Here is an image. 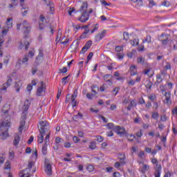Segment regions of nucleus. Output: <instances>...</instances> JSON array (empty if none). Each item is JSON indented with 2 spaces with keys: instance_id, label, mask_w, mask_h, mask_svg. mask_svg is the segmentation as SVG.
Wrapping results in <instances>:
<instances>
[{
  "instance_id": "f257e3e1",
  "label": "nucleus",
  "mask_w": 177,
  "mask_h": 177,
  "mask_svg": "<svg viewBox=\"0 0 177 177\" xmlns=\"http://www.w3.org/2000/svg\"><path fill=\"white\" fill-rule=\"evenodd\" d=\"M158 41L161 42L162 48L169 47V52L171 53L172 50H177V41H174L171 39V35L167 33H162L158 36Z\"/></svg>"
},
{
  "instance_id": "f03ea898",
  "label": "nucleus",
  "mask_w": 177,
  "mask_h": 177,
  "mask_svg": "<svg viewBox=\"0 0 177 177\" xmlns=\"http://www.w3.org/2000/svg\"><path fill=\"white\" fill-rule=\"evenodd\" d=\"M10 128V122L6 120L0 123V131L2 133L3 139H6L9 136L8 131Z\"/></svg>"
},
{
  "instance_id": "7ed1b4c3",
  "label": "nucleus",
  "mask_w": 177,
  "mask_h": 177,
  "mask_svg": "<svg viewBox=\"0 0 177 177\" xmlns=\"http://www.w3.org/2000/svg\"><path fill=\"white\" fill-rule=\"evenodd\" d=\"M40 129H39V133H43L44 135H49V138H50V126L49 125V122L48 121L44 120L39 122Z\"/></svg>"
},
{
  "instance_id": "20e7f679",
  "label": "nucleus",
  "mask_w": 177,
  "mask_h": 177,
  "mask_svg": "<svg viewBox=\"0 0 177 177\" xmlns=\"http://www.w3.org/2000/svg\"><path fill=\"white\" fill-rule=\"evenodd\" d=\"M46 91V88L45 87V84L43 81H41L39 83L38 88L37 90V96H44L45 95V92Z\"/></svg>"
},
{
  "instance_id": "39448f33",
  "label": "nucleus",
  "mask_w": 177,
  "mask_h": 177,
  "mask_svg": "<svg viewBox=\"0 0 177 177\" xmlns=\"http://www.w3.org/2000/svg\"><path fill=\"white\" fill-rule=\"evenodd\" d=\"M22 26L24 27V34L25 36L28 35L31 31V24L28 23L26 20H24L21 23Z\"/></svg>"
},
{
  "instance_id": "423d86ee",
  "label": "nucleus",
  "mask_w": 177,
  "mask_h": 177,
  "mask_svg": "<svg viewBox=\"0 0 177 177\" xmlns=\"http://www.w3.org/2000/svg\"><path fill=\"white\" fill-rule=\"evenodd\" d=\"M114 132H115L117 135H119V136H124V135H127V130L121 126H115L114 128Z\"/></svg>"
},
{
  "instance_id": "0eeeda50",
  "label": "nucleus",
  "mask_w": 177,
  "mask_h": 177,
  "mask_svg": "<svg viewBox=\"0 0 177 177\" xmlns=\"http://www.w3.org/2000/svg\"><path fill=\"white\" fill-rule=\"evenodd\" d=\"M48 145H49V134H48L47 136H46V138L44 140V145L42 147V153L44 156H46L48 154Z\"/></svg>"
},
{
  "instance_id": "6e6552de",
  "label": "nucleus",
  "mask_w": 177,
  "mask_h": 177,
  "mask_svg": "<svg viewBox=\"0 0 177 177\" xmlns=\"http://www.w3.org/2000/svg\"><path fill=\"white\" fill-rule=\"evenodd\" d=\"M26 115L27 113H26V112H24L21 118L20 126L19 127V132H21V131H23V127H24V125H26V120H27Z\"/></svg>"
},
{
  "instance_id": "1a4fd4ad",
  "label": "nucleus",
  "mask_w": 177,
  "mask_h": 177,
  "mask_svg": "<svg viewBox=\"0 0 177 177\" xmlns=\"http://www.w3.org/2000/svg\"><path fill=\"white\" fill-rule=\"evenodd\" d=\"M79 21L81 23H86L89 20V15L86 12H83L81 16L78 18Z\"/></svg>"
},
{
  "instance_id": "9d476101",
  "label": "nucleus",
  "mask_w": 177,
  "mask_h": 177,
  "mask_svg": "<svg viewBox=\"0 0 177 177\" xmlns=\"http://www.w3.org/2000/svg\"><path fill=\"white\" fill-rule=\"evenodd\" d=\"M162 93L165 97V103L167 104H172V101L171 100V93L163 91Z\"/></svg>"
},
{
  "instance_id": "9b49d317",
  "label": "nucleus",
  "mask_w": 177,
  "mask_h": 177,
  "mask_svg": "<svg viewBox=\"0 0 177 177\" xmlns=\"http://www.w3.org/2000/svg\"><path fill=\"white\" fill-rule=\"evenodd\" d=\"M12 77L10 76H8L7 81L3 84V88H1V91H6L10 85H12Z\"/></svg>"
},
{
  "instance_id": "f8f14e48",
  "label": "nucleus",
  "mask_w": 177,
  "mask_h": 177,
  "mask_svg": "<svg viewBox=\"0 0 177 177\" xmlns=\"http://www.w3.org/2000/svg\"><path fill=\"white\" fill-rule=\"evenodd\" d=\"M106 35V30H102L100 33H98L95 37V42H99L100 41H102L103 38H104Z\"/></svg>"
},
{
  "instance_id": "ddd939ff",
  "label": "nucleus",
  "mask_w": 177,
  "mask_h": 177,
  "mask_svg": "<svg viewBox=\"0 0 177 177\" xmlns=\"http://www.w3.org/2000/svg\"><path fill=\"white\" fill-rule=\"evenodd\" d=\"M92 46V41L89 40L88 41L84 46L82 48V50L80 51L81 55H84L85 52L88 50Z\"/></svg>"
},
{
  "instance_id": "4468645a",
  "label": "nucleus",
  "mask_w": 177,
  "mask_h": 177,
  "mask_svg": "<svg viewBox=\"0 0 177 177\" xmlns=\"http://www.w3.org/2000/svg\"><path fill=\"white\" fill-rule=\"evenodd\" d=\"M30 172H31V170H30V169L26 168L24 171L19 172V176L20 177H29Z\"/></svg>"
},
{
  "instance_id": "2eb2a0df",
  "label": "nucleus",
  "mask_w": 177,
  "mask_h": 177,
  "mask_svg": "<svg viewBox=\"0 0 177 177\" xmlns=\"http://www.w3.org/2000/svg\"><path fill=\"white\" fill-rule=\"evenodd\" d=\"M149 169H150V166H149L148 165H145L144 163H142V167H140V169H139V170L142 174H146V172H147V171H149Z\"/></svg>"
},
{
  "instance_id": "dca6fc26",
  "label": "nucleus",
  "mask_w": 177,
  "mask_h": 177,
  "mask_svg": "<svg viewBox=\"0 0 177 177\" xmlns=\"http://www.w3.org/2000/svg\"><path fill=\"white\" fill-rule=\"evenodd\" d=\"M47 5V6H49L50 12H53L55 10V4H53V2L49 1V0H43Z\"/></svg>"
},
{
  "instance_id": "f3484780",
  "label": "nucleus",
  "mask_w": 177,
  "mask_h": 177,
  "mask_svg": "<svg viewBox=\"0 0 177 177\" xmlns=\"http://www.w3.org/2000/svg\"><path fill=\"white\" fill-rule=\"evenodd\" d=\"M45 172L47 175L50 176L52 175V165L48 163L45 167Z\"/></svg>"
},
{
  "instance_id": "a211bd4d",
  "label": "nucleus",
  "mask_w": 177,
  "mask_h": 177,
  "mask_svg": "<svg viewBox=\"0 0 177 177\" xmlns=\"http://www.w3.org/2000/svg\"><path fill=\"white\" fill-rule=\"evenodd\" d=\"M30 104H31V103L30 102V100H26L24 102V112L27 114V110H28V109L30 108Z\"/></svg>"
},
{
  "instance_id": "6ab92c4d",
  "label": "nucleus",
  "mask_w": 177,
  "mask_h": 177,
  "mask_svg": "<svg viewBox=\"0 0 177 177\" xmlns=\"http://www.w3.org/2000/svg\"><path fill=\"white\" fill-rule=\"evenodd\" d=\"M7 28H12L13 27V19L8 18L6 22Z\"/></svg>"
},
{
  "instance_id": "aec40b11",
  "label": "nucleus",
  "mask_w": 177,
  "mask_h": 177,
  "mask_svg": "<svg viewBox=\"0 0 177 177\" xmlns=\"http://www.w3.org/2000/svg\"><path fill=\"white\" fill-rule=\"evenodd\" d=\"M21 12L22 16H27V14L28 13V7H24V4L23 6H21Z\"/></svg>"
},
{
  "instance_id": "412c9836",
  "label": "nucleus",
  "mask_w": 177,
  "mask_h": 177,
  "mask_svg": "<svg viewBox=\"0 0 177 177\" xmlns=\"http://www.w3.org/2000/svg\"><path fill=\"white\" fill-rule=\"evenodd\" d=\"M88 9V3L87 2H84L81 6V8H80V12H86Z\"/></svg>"
},
{
  "instance_id": "4be33fe9",
  "label": "nucleus",
  "mask_w": 177,
  "mask_h": 177,
  "mask_svg": "<svg viewBox=\"0 0 177 177\" xmlns=\"http://www.w3.org/2000/svg\"><path fill=\"white\" fill-rule=\"evenodd\" d=\"M136 73H138V71L136 70V66L132 65L130 67V75H136Z\"/></svg>"
},
{
  "instance_id": "5701e85b",
  "label": "nucleus",
  "mask_w": 177,
  "mask_h": 177,
  "mask_svg": "<svg viewBox=\"0 0 177 177\" xmlns=\"http://www.w3.org/2000/svg\"><path fill=\"white\" fill-rule=\"evenodd\" d=\"M20 142V136H19V134H15L13 141L14 146H17Z\"/></svg>"
},
{
  "instance_id": "b1692460",
  "label": "nucleus",
  "mask_w": 177,
  "mask_h": 177,
  "mask_svg": "<svg viewBox=\"0 0 177 177\" xmlns=\"http://www.w3.org/2000/svg\"><path fill=\"white\" fill-rule=\"evenodd\" d=\"M23 85V83L21 82V81H18L15 83V90L16 92H19V91H20V88H21V86Z\"/></svg>"
},
{
  "instance_id": "393cba45",
  "label": "nucleus",
  "mask_w": 177,
  "mask_h": 177,
  "mask_svg": "<svg viewBox=\"0 0 177 177\" xmlns=\"http://www.w3.org/2000/svg\"><path fill=\"white\" fill-rule=\"evenodd\" d=\"M82 117H84V115H82V113H78L77 115H75L73 117V120L77 122V120H80V118H82Z\"/></svg>"
},
{
  "instance_id": "a878e982",
  "label": "nucleus",
  "mask_w": 177,
  "mask_h": 177,
  "mask_svg": "<svg viewBox=\"0 0 177 177\" xmlns=\"http://www.w3.org/2000/svg\"><path fill=\"white\" fill-rule=\"evenodd\" d=\"M130 44L132 46H138V45H139V39H134L131 40Z\"/></svg>"
},
{
  "instance_id": "bb28decb",
  "label": "nucleus",
  "mask_w": 177,
  "mask_h": 177,
  "mask_svg": "<svg viewBox=\"0 0 177 177\" xmlns=\"http://www.w3.org/2000/svg\"><path fill=\"white\" fill-rule=\"evenodd\" d=\"M151 44V37L150 35H147L146 38L142 41V44Z\"/></svg>"
},
{
  "instance_id": "cd10ccee",
  "label": "nucleus",
  "mask_w": 177,
  "mask_h": 177,
  "mask_svg": "<svg viewBox=\"0 0 177 177\" xmlns=\"http://www.w3.org/2000/svg\"><path fill=\"white\" fill-rule=\"evenodd\" d=\"M146 82L147 84L145 85V87L147 88V89H151V86H153V82H151V81L150 80H147Z\"/></svg>"
},
{
  "instance_id": "c85d7f7f",
  "label": "nucleus",
  "mask_w": 177,
  "mask_h": 177,
  "mask_svg": "<svg viewBox=\"0 0 177 177\" xmlns=\"http://www.w3.org/2000/svg\"><path fill=\"white\" fill-rule=\"evenodd\" d=\"M44 136H45V134L41 133L38 136V143H44Z\"/></svg>"
},
{
  "instance_id": "c756f323",
  "label": "nucleus",
  "mask_w": 177,
  "mask_h": 177,
  "mask_svg": "<svg viewBox=\"0 0 177 177\" xmlns=\"http://www.w3.org/2000/svg\"><path fill=\"white\" fill-rule=\"evenodd\" d=\"M151 118H153V120H158L160 118V115L158 112H153L151 115Z\"/></svg>"
},
{
  "instance_id": "7c9ffc66",
  "label": "nucleus",
  "mask_w": 177,
  "mask_h": 177,
  "mask_svg": "<svg viewBox=\"0 0 177 177\" xmlns=\"http://www.w3.org/2000/svg\"><path fill=\"white\" fill-rule=\"evenodd\" d=\"M97 89V91H99V87H97V86L93 84L91 86V89H92V92L94 93V95H97V93L96 92L95 89Z\"/></svg>"
},
{
  "instance_id": "2f4dec72",
  "label": "nucleus",
  "mask_w": 177,
  "mask_h": 177,
  "mask_svg": "<svg viewBox=\"0 0 177 177\" xmlns=\"http://www.w3.org/2000/svg\"><path fill=\"white\" fill-rule=\"evenodd\" d=\"M156 82L158 84H161V82H162V77H161V75H156Z\"/></svg>"
},
{
  "instance_id": "473e14b6",
  "label": "nucleus",
  "mask_w": 177,
  "mask_h": 177,
  "mask_svg": "<svg viewBox=\"0 0 177 177\" xmlns=\"http://www.w3.org/2000/svg\"><path fill=\"white\" fill-rule=\"evenodd\" d=\"M93 30H91V34H93L95 31H97L99 30V24H96L95 25H93Z\"/></svg>"
},
{
  "instance_id": "72a5a7b5",
  "label": "nucleus",
  "mask_w": 177,
  "mask_h": 177,
  "mask_svg": "<svg viewBox=\"0 0 177 177\" xmlns=\"http://www.w3.org/2000/svg\"><path fill=\"white\" fill-rule=\"evenodd\" d=\"M137 63L140 64H145V58H143V57H139L137 59Z\"/></svg>"
},
{
  "instance_id": "f704fd0d",
  "label": "nucleus",
  "mask_w": 177,
  "mask_h": 177,
  "mask_svg": "<svg viewBox=\"0 0 177 177\" xmlns=\"http://www.w3.org/2000/svg\"><path fill=\"white\" fill-rule=\"evenodd\" d=\"M120 156H122V158H119V160H120V163L122 164V165H124L125 164V154H120Z\"/></svg>"
},
{
  "instance_id": "c9c22d12",
  "label": "nucleus",
  "mask_w": 177,
  "mask_h": 177,
  "mask_svg": "<svg viewBox=\"0 0 177 177\" xmlns=\"http://www.w3.org/2000/svg\"><path fill=\"white\" fill-rule=\"evenodd\" d=\"M21 62L23 64H27V62H28V55L27 54L25 55Z\"/></svg>"
},
{
  "instance_id": "e433bc0d",
  "label": "nucleus",
  "mask_w": 177,
  "mask_h": 177,
  "mask_svg": "<svg viewBox=\"0 0 177 177\" xmlns=\"http://www.w3.org/2000/svg\"><path fill=\"white\" fill-rule=\"evenodd\" d=\"M76 98L71 97V100L72 103L73 107H77V101L75 100Z\"/></svg>"
},
{
  "instance_id": "4c0bfd02",
  "label": "nucleus",
  "mask_w": 177,
  "mask_h": 177,
  "mask_svg": "<svg viewBox=\"0 0 177 177\" xmlns=\"http://www.w3.org/2000/svg\"><path fill=\"white\" fill-rule=\"evenodd\" d=\"M107 128L109 129H113L114 131V128H115V126H114V124L110 122L106 124Z\"/></svg>"
},
{
  "instance_id": "58836bf2",
  "label": "nucleus",
  "mask_w": 177,
  "mask_h": 177,
  "mask_svg": "<svg viewBox=\"0 0 177 177\" xmlns=\"http://www.w3.org/2000/svg\"><path fill=\"white\" fill-rule=\"evenodd\" d=\"M110 78H113V75H110V74H106L105 75H104V81L106 82L108 80H110Z\"/></svg>"
},
{
  "instance_id": "ea45409f",
  "label": "nucleus",
  "mask_w": 177,
  "mask_h": 177,
  "mask_svg": "<svg viewBox=\"0 0 177 177\" xmlns=\"http://www.w3.org/2000/svg\"><path fill=\"white\" fill-rule=\"evenodd\" d=\"M93 57V53H90L87 57V61L86 62V64H88L89 63V60Z\"/></svg>"
},
{
  "instance_id": "a19ab883",
  "label": "nucleus",
  "mask_w": 177,
  "mask_h": 177,
  "mask_svg": "<svg viewBox=\"0 0 177 177\" xmlns=\"http://www.w3.org/2000/svg\"><path fill=\"white\" fill-rule=\"evenodd\" d=\"M167 120H168V118H167V115H160V121H162V122H165Z\"/></svg>"
},
{
  "instance_id": "79ce46f5",
  "label": "nucleus",
  "mask_w": 177,
  "mask_h": 177,
  "mask_svg": "<svg viewBox=\"0 0 177 177\" xmlns=\"http://www.w3.org/2000/svg\"><path fill=\"white\" fill-rule=\"evenodd\" d=\"M114 77H117L116 80H124V77H120V73H118V72L114 73Z\"/></svg>"
},
{
  "instance_id": "37998d69",
  "label": "nucleus",
  "mask_w": 177,
  "mask_h": 177,
  "mask_svg": "<svg viewBox=\"0 0 177 177\" xmlns=\"http://www.w3.org/2000/svg\"><path fill=\"white\" fill-rule=\"evenodd\" d=\"M123 39H125V41H128V38L129 37V33L128 32H123Z\"/></svg>"
},
{
  "instance_id": "c03bdc74",
  "label": "nucleus",
  "mask_w": 177,
  "mask_h": 177,
  "mask_svg": "<svg viewBox=\"0 0 177 177\" xmlns=\"http://www.w3.org/2000/svg\"><path fill=\"white\" fill-rule=\"evenodd\" d=\"M74 12H75V8H71L68 10V15H69V16H73V13H74Z\"/></svg>"
},
{
  "instance_id": "a18cd8bd",
  "label": "nucleus",
  "mask_w": 177,
  "mask_h": 177,
  "mask_svg": "<svg viewBox=\"0 0 177 177\" xmlns=\"http://www.w3.org/2000/svg\"><path fill=\"white\" fill-rule=\"evenodd\" d=\"M135 136L131 134L130 136H129L128 137V140L129 142H133V140H135Z\"/></svg>"
},
{
  "instance_id": "49530a36",
  "label": "nucleus",
  "mask_w": 177,
  "mask_h": 177,
  "mask_svg": "<svg viewBox=\"0 0 177 177\" xmlns=\"http://www.w3.org/2000/svg\"><path fill=\"white\" fill-rule=\"evenodd\" d=\"M69 77H70V75L62 78V82L64 83V85L67 84V80H68Z\"/></svg>"
},
{
  "instance_id": "de8ad7c7",
  "label": "nucleus",
  "mask_w": 177,
  "mask_h": 177,
  "mask_svg": "<svg viewBox=\"0 0 177 177\" xmlns=\"http://www.w3.org/2000/svg\"><path fill=\"white\" fill-rule=\"evenodd\" d=\"M136 135L138 138H142V136H143V133L142 129L138 131Z\"/></svg>"
},
{
  "instance_id": "09e8293b",
  "label": "nucleus",
  "mask_w": 177,
  "mask_h": 177,
  "mask_svg": "<svg viewBox=\"0 0 177 177\" xmlns=\"http://www.w3.org/2000/svg\"><path fill=\"white\" fill-rule=\"evenodd\" d=\"M65 73H67L66 67H64L63 68L59 69V73L65 74Z\"/></svg>"
},
{
  "instance_id": "8fccbe9b",
  "label": "nucleus",
  "mask_w": 177,
  "mask_h": 177,
  "mask_svg": "<svg viewBox=\"0 0 177 177\" xmlns=\"http://www.w3.org/2000/svg\"><path fill=\"white\" fill-rule=\"evenodd\" d=\"M90 149H95L96 148V143L95 142H91L89 145Z\"/></svg>"
},
{
  "instance_id": "3c124183",
  "label": "nucleus",
  "mask_w": 177,
  "mask_h": 177,
  "mask_svg": "<svg viewBox=\"0 0 177 177\" xmlns=\"http://www.w3.org/2000/svg\"><path fill=\"white\" fill-rule=\"evenodd\" d=\"M149 100H151V102H154V100H156V95L151 94L149 96Z\"/></svg>"
},
{
  "instance_id": "603ef678",
  "label": "nucleus",
  "mask_w": 177,
  "mask_h": 177,
  "mask_svg": "<svg viewBox=\"0 0 177 177\" xmlns=\"http://www.w3.org/2000/svg\"><path fill=\"white\" fill-rule=\"evenodd\" d=\"M161 142L162 144H164V146H165V142H167V136H162L161 138Z\"/></svg>"
},
{
  "instance_id": "864d4df0",
  "label": "nucleus",
  "mask_w": 177,
  "mask_h": 177,
  "mask_svg": "<svg viewBox=\"0 0 177 177\" xmlns=\"http://www.w3.org/2000/svg\"><path fill=\"white\" fill-rule=\"evenodd\" d=\"M39 57H44V51L43 50H40L38 56L36 57V60H38V59H39Z\"/></svg>"
},
{
  "instance_id": "5fc2aeb1",
  "label": "nucleus",
  "mask_w": 177,
  "mask_h": 177,
  "mask_svg": "<svg viewBox=\"0 0 177 177\" xmlns=\"http://www.w3.org/2000/svg\"><path fill=\"white\" fill-rule=\"evenodd\" d=\"M165 70H171V63L167 62L165 66Z\"/></svg>"
},
{
  "instance_id": "6e6d98bb",
  "label": "nucleus",
  "mask_w": 177,
  "mask_h": 177,
  "mask_svg": "<svg viewBox=\"0 0 177 177\" xmlns=\"http://www.w3.org/2000/svg\"><path fill=\"white\" fill-rule=\"evenodd\" d=\"M24 45H25V50H28V48H30V42L25 41Z\"/></svg>"
},
{
  "instance_id": "4d7b16f0",
  "label": "nucleus",
  "mask_w": 177,
  "mask_h": 177,
  "mask_svg": "<svg viewBox=\"0 0 177 177\" xmlns=\"http://www.w3.org/2000/svg\"><path fill=\"white\" fill-rule=\"evenodd\" d=\"M4 169H10V162H6V167Z\"/></svg>"
},
{
  "instance_id": "13d9d810",
  "label": "nucleus",
  "mask_w": 177,
  "mask_h": 177,
  "mask_svg": "<svg viewBox=\"0 0 177 177\" xmlns=\"http://www.w3.org/2000/svg\"><path fill=\"white\" fill-rule=\"evenodd\" d=\"M123 48L122 46H118L115 47V52H121Z\"/></svg>"
},
{
  "instance_id": "bf43d9fd",
  "label": "nucleus",
  "mask_w": 177,
  "mask_h": 177,
  "mask_svg": "<svg viewBox=\"0 0 177 177\" xmlns=\"http://www.w3.org/2000/svg\"><path fill=\"white\" fill-rule=\"evenodd\" d=\"M34 165V162L31 161L28 163V167L26 169H31L32 168V166Z\"/></svg>"
},
{
  "instance_id": "052dcab7",
  "label": "nucleus",
  "mask_w": 177,
  "mask_h": 177,
  "mask_svg": "<svg viewBox=\"0 0 177 177\" xmlns=\"http://www.w3.org/2000/svg\"><path fill=\"white\" fill-rule=\"evenodd\" d=\"M134 122H135V124H140V117H136L134 119Z\"/></svg>"
},
{
  "instance_id": "680f3d73",
  "label": "nucleus",
  "mask_w": 177,
  "mask_h": 177,
  "mask_svg": "<svg viewBox=\"0 0 177 177\" xmlns=\"http://www.w3.org/2000/svg\"><path fill=\"white\" fill-rule=\"evenodd\" d=\"M155 177H160L161 175V171H155Z\"/></svg>"
},
{
  "instance_id": "e2e57ef3",
  "label": "nucleus",
  "mask_w": 177,
  "mask_h": 177,
  "mask_svg": "<svg viewBox=\"0 0 177 177\" xmlns=\"http://www.w3.org/2000/svg\"><path fill=\"white\" fill-rule=\"evenodd\" d=\"M94 168L93 166L92 165H88L87 167V170L88 171V172H92L93 171Z\"/></svg>"
},
{
  "instance_id": "0e129e2a",
  "label": "nucleus",
  "mask_w": 177,
  "mask_h": 177,
  "mask_svg": "<svg viewBox=\"0 0 177 177\" xmlns=\"http://www.w3.org/2000/svg\"><path fill=\"white\" fill-rule=\"evenodd\" d=\"M156 171H161V165H159L158 162L156 164Z\"/></svg>"
},
{
  "instance_id": "69168bd1",
  "label": "nucleus",
  "mask_w": 177,
  "mask_h": 177,
  "mask_svg": "<svg viewBox=\"0 0 177 177\" xmlns=\"http://www.w3.org/2000/svg\"><path fill=\"white\" fill-rule=\"evenodd\" d=\"M117 57L118 59H119V60H121V59H124V55L121 53H118Z\"/></svg>"
},
{
  "instance_id": "338daca9",
  "label": "nucleus",
  "mask_w": 177,
  "mask_h": 177,
  "mask_svg": "<svg viewBox=\"0 0 177 177\" xmlns=\"http://www.w3.org/2000/svg\"><path fill=\"white\" fill-rule=\"evenodd\" d=\"M97 142H103V137H102V136H97Z\"/></svg>"
},
{
  "instance_id": "774afa93",
  "label": "nucleus",
  "mask_w": 177,
  "mask_h": 177,
  "mask_svg": "<svg viewBox=\"0 0 177 177\" xmlns=\"http://www.w3.org/2000/svg\"><path fill=\"white\" fill-rule=\"evenodd\" d=\"M172 114L177 115V106L174 107L171 111Z\"/></svg>"
}]
</instances>
